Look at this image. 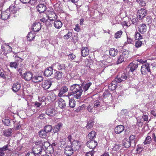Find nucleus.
Instances as JSON below:
<instances>
[{"mask_svg":"<svg viewBox=\"0 0 156 156\" xmlns=\"http://www.w3.org/2000/svg\"><path fill=\"white\" fill-rule=\"evenodd\" d=\"M91 84V83H83L80 84H74L71 86L70 93L66 96L69 99V96L72 95L75 98L80 99L83 91H86L88 90Z\"/></svg>","mask_w":156,"mask_h":156,"instance_id":"1","label":"nucleus"},{"mask_svg":"<svg viewBox=\"0 0 156 156\" xmlns=\"http://www.w3.org/2000/svg\"><path fill=\"white\" fill-rule=\"evenodd\" d=\"M131 53L130 51L125 50L118 56L117 58V64L121 63L124 61H125L127 58L130 57Z\"/></svg>","mask_w":156,"mask_h":156,"instance_id":"2","label":"nucleus"},{"mask_svg":"<svg viewBox=\"0 0 156 156\" xmlns=\"http://www.w3.org/2000/svg\"><path fill=\"white\" fill-rule=\"evenodd\" d=\"M141 72L143 75H146L148 72L151 73V71L150 69L149 64L148 63H146L143 65L141 68Z\"/></svg>","mask_w":156,"mask_h":156,"instance_id":"3","label":"nucleus"},{"mask_svg":"<svg viewBox=\"0 0 156 156\" xmlns=\"http://www.w3.org/2000/svg\"><path fill=\"white\" fill-rule=\"evenodd\" d=\"M128 78V77L126 74L123 73L121 74H118L115 78V79L118 83H119L122 81L126 80Z\"/></svg>","mask_w":156,"mask_h":156,"instance_id":"4","label":"nucleus"},{"mask_svg":"<svg viewBox=\"0 0 156 156\" xmlns=\"http://www.w3.org/2000/svg\"><path fill=\"white\" fill-rule=\"evenodd\" d=\"M147 14V10L144 9H141L138 10L137 12V16L140 20L143 19L146 15Z\"/></svg>","mask_w":156,"mask_h":156,"instance_id":"5","label":"nucleus"},{"mask_svg":"<svg viewBox=\"0 0 156 156\" xmlns=\"http://www.w3.org/2000/svg\"><path fill=\"white\" fill-rule=\"evenodd\" d=\"M37 142L36 143V146L34 147L32 149L33 153L35 155L41 154L42 151V147L39 144H37Z\"/></svg>","mask_w":156,"mask_h":156,"instance_id":"6","label":"nucleus"},{"mask_svg":"<svg viewBox=\"0 0 156 156\" xmlns=\"http://www.w3.org/2000/svg\"><path fill=\"white\" fill-rule=\"evenodd\" d=\"M74 151L71 146L66 147L64 149V153L66 156H70L73 153Z\"/></svg>","mask_w":156,"mask_h":156,"instance_id":"7","label":"nucleus"},{"mask_svg":"<svg viewBox=\"0 0 156 156\" xmlns=\"http://www.w3.org/2000/svg\"><path fill=\"white\" fill-rule=\"evenodd\" d=\"M52 82L51 80H46L42 84V87L44 90H47L50 87Z\"/></svg>","mask_w":156,"mask_h":156,"instance_id":"8","label":"nucleus"},{"mask_svg":"<svg viewBox=\"0 0 156 156\" xmlns=\"http://www.w3.org/2000/svg\"><path fill=\"white\" fill-rule=\"evenodd\" d=\"M22 76L25 80L29 81L32 80L33 74L30 71L26 72L23 74Z\"/></svg>","mask_w":156,"mask_h":156,"instance_id":"9","label":"nucleus"},{"mask_svg":"<svg viewBox=\"0 0 156 156\" xmlns=\"http://www.w3.org/2000/svg\"><path fill=\"white\" fill-rule=\"evenodd\" d=\"M10 13L9 10L7 9L6 11L2 12L1 13V18L4 20L8 19L10 16Z\"/></svg>","mask_w":156,"mask_h":156,"instance_id":"10","label":"nucleus"},{"mask_svg":"<svg viewBox=\"0 0 156 156\" xmlns=\"http://www.w3.org/2000/svg\"><path fill=\"white\" fill-rule=\"evenodd\" d=\"M97 144V142L94 140H90V141H88L87 143V146L89 148L93 149L96 146Z\"/></svg>","mask_w":156,"mask_h":156,"instance_id":"11","label":"nucleus"},{"mask_svg":"<svg viewBox=\"0 0 156 156\" xmlns=\"http://www.w3.org/2000/svg\"><path fill=\"white\" fill-rule=\"evenodd\" d=\"M118 82L115 79L110 83L108 85V89L109 90H115L117 87Z\"/></svg>","mask_w":156,"mask_h":156,"instance_id":"12","label":"nucleus"},{"mask_svg":"<svg viewBox=\"0 0 156 156\" xmlns=\"http://www.w3.org/2000/svg\"><path fill=\"white\" fill-rule=\"evenodd\" d=\"M72 147L74 151L78 150L80 146V144L79 141L77 140H74L72 143Z\"/></svg>","mask_w":156,"mask_h":156,"instance_id":"13","label":"nucleus"},{"mask_svg":"<svg viewBox=\"0 0 156 156\" xmlns=\"http://www.w3.org/2000/svg\"><path fill=\"white\" fill-rule=\"evenodd\" d=\"M124 128L125 127L123 126L118 125L115 128V132L116 134H120L124 130Z\"/></svg>","mask_w":156,"mask_h":156,"instance_id":"14","label":"nucleus"},{"mask_svg":"<svg viewBox=\"0 0 156 156\" xmlns=\"http://www.w3.org/2000/svg\"><path fill=\"white\" fill-rule=\"evenodd\" d=\"M46 113L49 116H52L55 114L56 112L55 109L48 108L46 110Z\"/></svg>","mask_w":156,"mask_h":156,"instance_id":"15","label":"nucleus"},{"mask_svg":"<svg viewBox=\"0 0 156 156\" xmlns=\"http://www.w3.org/2000/svg\"><path fill=\"white\" fill-rule=\"evenodd\" d=\"M53 74V69L51 67L47 68L44 71V75L46 76H51Z\"/></svg>","mask_w":156,"mask_h":156,"instance_id":"16","label":"nucleus"},{"mask_svg":"<svg viewBox=\"0 0 156 156\" xmlns=\"http://www.w3.org/2000/svg\"><path fill=\"white\" fill-rule=\"evenodd\" d=\"M41 23L39 22H37L33 24L32 28L34 32H38L41 29Z\"/></svg>","mask_w":156,"mask_h":156,"instance_id":"17","label":"nucleus"},{"mask_svg":"<svg viewBox=\"0 0 156 156\" xmlns=\"http://www.w3.org/2000/svg\"><path fill=\"white\" fill-rule=\"evenodd\" d=\"M139 31L141 34H144L147 31V27L146 24L142 23L138 27Z\"/></svg>","mask_w":156,"mask_h":156,"instance_id":"18","label":"nucleus"},{"mask_svg":"<svg viewBox=\"0 0 156 156\" xmlns=\"http://www.w3.org/2000/svg\"><path fill=\"white\" fill-rule=\"evenodd\" d=\"M36 8L40 13H43L46 9V6L43 4L38 5Z\"/></svg>","mask_w":156,"mask_h":156,"instance_id":"19","label":"nucleus"},{"mask_svg":"<svg viewBox=\"0 0 156 156\" xmlns=\"http://www.w3.org/2000/svg\"><path fill=\"white\" fill-rule=\"evenodd\" d=\"M81 53L82 56H86L89 54V50L87 47H83L81 49Z\"/></svg>","mask_w":156,"mask_h":156,"instance_id":"20","label":"nucleus"},{"mask_svg":"<svg viewBox=\"0 0 156 156\" xmlns=\"http://www.w3.org/2000/svg\"><path fill=\"white\" fill-rule=\"evenodd\" d=\"M38 133L39 136L41 138L47 139L48 137V134L43 129L41 130Z\"/></svg>","mask_w":156,"mask_h":156,"instance_id":"21","label":"nucleus"},{"mask_svg":"<svg viewBox=\"0 0 156 156\" xmlns=\"http://www.w3.org/2000/svg\"><path fill=\"white\" fill-rule=\"evenodd\" d=\"M48 20L50 21H55L57 18L58 16L54 12H52L50 13L48 16Z\"/></svg>","mask_w":156,"mask_h":156,"instance_id":"22","label":"nucleus"},{"mask_svg":"<svg viewBox=\"0 0 156 156\" xmlns=\"http://www.w3.org/2000/svg\"><path fill=\"white\" fill-rule=\"evenodd\" d=\"M62 25V22L59 20H56L54 21V26L56 29L60 28Z\"/></svg>","mask_w":156,"mask_h":156,"instance_id":"23","label":"nucleus"},{"mask_svg":"<svg viewBox=\"0 0 156 156\" xmlns=\"http://www.w3.org/2000/svg\"><path fill=\"white\" fill-rule=\"evenodd\" d=\"M58 101V106L61 108H63L66 107V103L65 101L62 98L59 99Z\"/></svg>","mask_w":156,"mask_h":156,"instance_id":"24","label":"nucleus"},{"mask_svg":"<svg viewBox=\"0 0 156 156\" xmlns=\"http://www.w3.org/2000/svg\"><path fill=\"white\" fill-rule=\"evenodd\" d=\"M21 87L20 83H14L12 86V90L15 92L18 91Z\"/></svg>","mask_w":156,"mask_h":156,"instance_id":"25","label":"nucleus"},{"mask_svg":"<svg viewBox=\"0 0 156 156\" xmlns=\"http://www.w3.org/2000/svg\"><path fill=\"white\" fill-rule=\"evenodd\" d=\"M43 80V78L41 76H34L33 77L32 81L34 83H38Z\"/></svg>","mask_w":156,"mask_h":156,"instance_id":"26","label":"nucleus"},{"mask_svg":"<svg viewBox=\"0 0 156 156\" xmlns=\"http://www.w3.org/2000/svg\"><path fill=\"white\" fill-rule=\"evenodd\" d=\"M68 91V88L67 87L64 86L62 87L60 89L59 94L58 96L61 97L63 96L64 93Z\"/></svg>","mask_w":156,"mask_h":156,"instance_id":"27","label":"nucleus"},{"mask_svg":"<svg viewBox=\"0 0 156 156\" xmlns=\"http://www.w3.org/2000/svg\"><path fill=\"white\" fill-rule=\"evenodd\" d=\"M138 65V64L137 63H130L129 64V66H130L129 71H130L131 72H133L137 68Z\"/></svg>","mask_w":156,"mask_h":156,"instance_id":"28","label":"nucleus"},{"mask_svg":"<svg viewBox=\"0 0 156 156\" xmlns=\"http://www.w3.org/2000/svg\"><path fill=\"white\" fill-rule=\"evenodd\" d=\"M151 132L148 133V135L146 138L144 142V145L149 144L151 141L152 139L151 137Z\"/></svg>","mask_w":156,"mask_h":156,"instance_id":"29","label":"nucleus"},{"mask_svg":"<svg viewBox=\"0 0 156 156\" xmlns=\"http://www.w3.org/2000/svg\"><path fill=\"white\" fill-rule=\"evenodd\" d=\"M63 73L60 71H57L54 73V77L57 80L61 79L62 77Z\"/></svg>","mask_w":156,"mask_h":156,"instance_id":"30","label":"nucleus"},{"mask_svg":"<svg viewBox=\"0 0 156 156\" xmlns=\"http://www.w3.org/2000/svg\"><path fill=\"white\" fill-rule=\"evenodd\" d=\"M122 143L125 147L128 148L131 145V142L129 140L128 141L126 138H125L122 141Z\"/></svg>","mask_w":156,"mask_h":156,"instance_id":"31","label":"nucleus"},{"mask_svg":"<svg viewBox=\"0 0 156 156\" xmlns=\"http://www.w3.org/2000/svg\"><path fill=\"white\" fill-rule=\"evenodd\" d=\"M37 144H39L41 147L43 146L45 148H47L50 145V143L48 142H42L41 141H39L37 142Z\"/></svg>","mask_w":156,"mask_h":156,"instance_id":"32","label":"nucleus"},{"mask_svg":"<svg viewBox=\"0 0 156 156\" xmlns=\"http://www.w3.org/2000/svg\"><path fill=\"white\" fill-rule=\"evenodd\" d=\"M110 55L112 56H115L118 53V50L114 48L110 49L109 51Z\"/></svg>","mask_w":156,"mask_h":156,"instance_id":"33","label":"nucleus"},{"mask_svg":"<svg viewBox=\"0 0 156 156\" xmlns=\"http://www.w3.org/2000/svg\"><path fill=\"white\" fill-rule=\"evenodd\" d=\"M35 37V34L30 32L29 33L27 36V39L29 41H32L34 38Z\"/></svg>","mask_w":156,"mask_h":156,"instance_id":"34","label":"nucleus"},{"mask_svg":"<svg viewBox=\"0 0 156 156\" xmlns=\"http://www.w3.org/2000/svg\"><path fill=\"white\" fill-rule=\"evenodd\" d=\"M76 105V101L73 98H71L69 100V106L71 108H74Z\"/></svg>","mask_w":156,"mask_h":156,"instance_id":"35","label":"nucleus"},{"mask_svg":"<svg viewBox=\"0 0 156 156\" xmlns=\"http://www.w3.org/2000/svg\"><path fill=\"white\" fill-rule=\"evenodd\" d=\"M56 65H57L58 69L59 70L64 69L66 67V66L64 64L57 63Z\"/></svg>","mask_w":156,"mask_h":156,"instance_id":"36","label":"nucleus"},{"mask_svg":"<svg viewBox=\"0 0 156 156\" xmlns=\"http://www.w3.org/2000/svg\"><path fill=\"white\" fill-rule=\"evenodd\" d=\"M96 135V132L94 131H92L88 134L87 138L90 140H92V139L94 138Z\"/></svg>","mask_w":156,"mask_h":156,"instance_id":"37","label":"nucleus"},{"mask_svg":"<svg viewBox=\"0 0 156 156\" xmlns=\"http://www.w3.org/2000/svg\"><path fill=\"white\" fill-rule=\"evenodd\" d=\"M9 10L10 13L14 14L15 13L16 11V8L15 5H12L10 7L9 9H8Z\"/></svg>","mask_w":156,"mask_h":156,"instance_id":"38","label":"nucleus"},{"mask_svg":"<svg viewBox=\"0 0 156 156\" xmlns=\"http://www.w3.org/2000/svg\"><path fill=\"white\" fill-rule=\"evenodd\" d=\"M62 126V123L59 122L58 124L55 125L54 127V130L55 131V132H58Z\"/></svg>","mask_w":156,"mask_h":156,"instance_id":"39","label":"nucleus"},{"mask_svg":"<svg viewBox=\"0 0 156 156\" xmlns=\"http://www.w3.org/2000/svg\"><path fill=\"white\" fill-rule=\"evenodd\" d=\"M52 129V127L50 125L46 126H45L44 130L48 134Z\"/></svg>","mask_w":156,"mask_h":156,"instance_id":"40","label":"nucleus"},{"mask_svg":"<svg viewBox=\"0 0 156 156\" xmlns=\"http://www.w3.org/2000/svg\"><path fill=\"white\" fill-rule=\"evenodd\" d=\"M123 27H127L130 26L131 25L130 21V20H126L122 22L121 23Z\"/></svg>","mask_w":156,"mask_h":156,"instance_id":"41","label":"nucleus"},{"mask_svg":"<svg viewBox=\"0 0 156 156\" xmlns=\"http://www.w3.org/2000/svg\"><path fill=\"white\" fill-rule=\"evenodd\" d=\"M12 129H8L4 132V135L7 137L10 136L12 133Z\"/></svg>","mask_w":156,"mask_h":156,"instance_id":"42","label":"nucleus"},{"mask_svg":"<svg viewBox=\"0 0 156 156\" xmlns=\"http://www.w3.org/2000/svg\"><path fill=\"white\" fill-rule=\"evenodd\" d=\"M103 59L108 62H111L112 59L110 56L107 55H104L103 56Z\"/></svg>","mask_w":156,"mask_h":156,"instance_id":"43","label":"nucleus"},{"mask_svg":"<svg viewBox=\"0 0 156 156\" xmlns=\"http://www.w3.org/2000/svg\"><path fill=\"white\" fill-rule=\"evenodd\" d=\"M93 125L94 123L92 121H89L87 122V124L86 126V128L88 129H90L93 127Z\"/></svg>","mask_w":156,"mask_h":156,"instance_id":"44","label":"nucleus"},{"mask_svg":"<svg viewBox=\"0 0 156 156\" xmlns=\"http://www.w3.org/2000/svg\"><path fill=\"white\" fill-rule=\"evenodd\" d=\"M135 36L136 40L141 39L142 38V36L137 31L135 32Z\"/></svg>","mask_w":156,"mask_h":156,"instance_id":"45","label":"nucleus"},{"mask_svg":"<svg viewBox=\"0 0 156 156\" xmlns=\"http://www.w3.org/2000/svg\"><path fill=\"white\" fill-rule=\"evenodd\" d=\"M122 34V30H119L117 31L115 35V37L116 38H120Z\"/></svg>","mask_w":156,"mask_h":156,"instance_id":"46","label":"nucleus"},{"mask_svg":"<svg viewBox=\"0 0 156 156\" xmlns=\"http://www.w3.org/2000/svg\"><path fill=\"white\" fill-rule=\"evenodd\" d=\"M110 96H112L111 94V93L108 91H106L104 92L103 94V98H108Z\"/></svg>","mask_w":156,"mask_h":156,"instance_id":"47","label":"nucleus"},{"mask_svg":"<svg viewBox=\"0 0 156 156\" xmlns=\"http://www.w3.org/2000/svg\"><path fill=\"white\" fill-rule=\"evenodd\" d=\"M97 107H98V104L97 101H95L94 102V106L93 107H92V111L93 112H95V111H96V112H97Z\"/></svg>","mask_w":156,"mask_h":156,"instance_id":"48","label":"nucleus"},{"mask_svg":"<svg viewBox=\"0 0 156 156\" xmlns=\"http://www.w3.org/2000/svg\"><path fill=\"white\" fill-rule=\"evenodd\" d=\"M18 64L16 62H11L10 63V66L11 68L16 69L18 66Z\"/></svg>","mask_w":156,"mask_h":156,"instance_id":"49","label":"nucleus"},{"mask_svg":"<svg viewBox=\"0 0 156 156\" xmlns=\"http://www.w3.org/2000/svg\"><path fill=\"white\" fill-rule=\"evenodd\" d=\"M136 1L139 3L140 5L141 6H144L146 5L145 2L144 0H136Z\"/></svg>","mask_w":156,"mask_h":156,"instance_id":"50","label":"nucleus"},{"mask_svg":"<svg viewBox=\"0 0 156 156\" xmlns=\"http://www.w3.org/2000/svg\"><path fill=\"white\" fill-rule=\"evenodd\" d=\"M2 122L6 126H9L10 125V121L9 119H5L2 120Z\"/></svg>","mask_w":156,"mask_h":156,"instance_id":"51","label":"nucleus"},{"mask_svg":"<svg viewBox=\"0 0 156 156\" xmlns=\"http://www.w3.org/2000/svg\"><path fill=\"white\" fill-rule=\"evenodd\" d=\"M8 145V144L0 148V151H2V152H5V151L7 150H10L9 149Z\"/></svg>","mask_w":156,"mask_h":156,"instance_id":"52","label":"nucleus"},{"mask_svg":"<svg viewBox=\"0 0 156 156\" xmlns=\"http://www.w3.org/2000/svg\"><path fill=\"white\" fill-rule=\"evenodd\" d=\"M142 44V41L138 40L136 41L135 46L136 48H139L141 46Z\"/></svg>","mask_w":156,"mask_h":156,"instance_id":"53","label":"nucleus"},{"mask_svg":"<svg viewBox=\"0 0 156 156\" xmlns=\"http://www.w3.org/2000/svg\"><path fill=\"white\" fill-rule=\"evenodd\" d=\"M136 136L135 135H132L129 137V141L132 143L135 142V139Z\"/></svg>","mask_w":156,"mask_h":156,"instance_id":"54","label":"nucleus"},{"mask_svg":"<svg viewBox=\"0 0 156 156\" xmlns=\"http://www.w3.org/2000/svg\"><path fill=\"white\" fill-rule=\"evenodd\" d=\"M76 57V56L75 55L73 54H69L68 55V58L71 60H73Z\"/></svg>","mask_w":156,"mask_h":156,"instance_id":"55","label":"nucleus"},{"mask_svg":"<svg viewBox=\"0 0 156 156\" xmlns=\"http://www.w3.org/2000/svg\"><path fill=\"white\" fill-rule=\"evenodd\" d=\"M72 35V33L70 32H68L67 34L64 35V38L66 39H68V38H70L71 37Z\"/></svg>","mask_w":156,"mask_h":156,"instance_id":"56","label":"nucleus"},{"mask_svg":"<svg viewBox=\"0 0 156 156\" xmlns=\"http://www.w3.org/2000/svg\"><path fill=\"white\" fill-rule=\"evenodd\" d=\"M142 118L144 121L147 122L148 120V117L147 115L143 114L142 116Z\"/></svg>","mask_w":156,"mask_h":156,"instance_id":"57","label":"nucleus"},{"mask_svg":"<svg viewBox=\"0 0 156 156\" xmlns=\"http://www.w3.org/2000/svg\"><path fill=\"white\" fill-rule=\"evenodd\" d=\"M74 30L77 32L80 31V28L78 24H77L75 25V27L74 28Z\"/></svg>","mask_w":156,"mask_h":156,"instance_id":"58","label":"nucleus"},{"mask_svg":"<svg viewBox=\"0 0 156 156\" xmlns=\"http://www.w3.org/2000/svg\"><path fill=\"white\" fill-rule=\"evenodd\" d=\"M127 43L128 44H131L133 42V40L130 37H127Z\"/></svg>","mask_w":156,"mask_h":156,"instance_id":"59","label":"nucleus"},{"mask_svg":"<svg viewBox=\"0 0 156 156\" xmlns=\"http://www.w3.org/2000/svg\"><path fill=\"white\" fill-rule=\"evenodd\" d=\"M34 105L36 107H39L41 105V103L37 101H36L34 102Z\"/></svg>","mask_w":156,"mask_h":156,"instance_id":"60","label":"nucleus"},{"mask_svg":"<svg viewBox=\"0 0 156 156\" xmlns=\"http://www.w3.org/2000/svg\"><path fill=\"white\" fill-rule=\"evenodd\" d=\"M6 48L8 49L7 50L8 51V53H10L12 50V48L8 45H6Z\"/></svg>","mask_w":156,"mask_h":156,"instance_id":"61","label":"nucleus"},{"mask_svg":"<svg viewBox=\"0 0 156 156\" xmlns=\"http://www.w3.org/2000/svg\"><path fill=\"white\" fill-rule=\"evenodd\" d=\"M25 156H36V155L33 153L30 152L27 153Z\"/></svg>","mask_w":156,"mask_h":156,"instance_id":"62","label":"nucleus"},{"mask_svg":"<svg viewBox=\"0 0 156 156\" xmlns=\"http://www.w3.org/2000/svg\"><path fill=\"white\" fill-rule=\"evenodd\" d=\"M94 154L93 151L87 152L86 154V156H92Z\"/></svg>","mask_w":156,"mask_h":156,"instance_id":"63","label":"nucleus"},{"mask_svg":"<svg viewBox=\"0 0 156 156\" xmlns=\"http://www.w3.org/2000/svg\"><path fill=\"white\" fill-rule=\"evenodd\" d=\"M5 73L3 71L2 72L0 73V76L3 78L4 79L5 78Z\"/></svg>","mask_w":156,"mask_h":156,"instance_id":"64","label":"nucleus"}]
</instances>
